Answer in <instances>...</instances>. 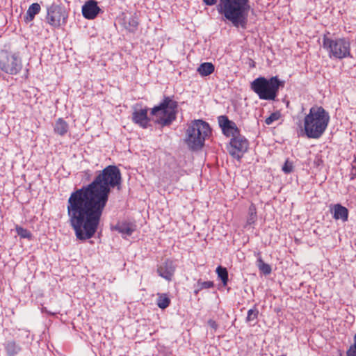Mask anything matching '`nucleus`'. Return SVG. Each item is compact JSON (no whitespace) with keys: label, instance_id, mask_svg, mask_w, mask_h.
I'll return each instance as SVG.
<instances>
[{"label":"nucleus","instance_id":"obj_1","mask_svg":"<svg viewBox=\"0 0 356 356\" xmlns=\"http://www.w3.org/2000/svg\"><path fill=\"white\" fill-rule=\"evenodd\" d=\"M122 175L116 165L100 171L87 186L70 194L67 202L68 222L76 237L81 241L91 238L96 233L111 188H120Z\"/></svg>","mask_w":356,"mask_h":356},{"label":"nucleus","instance_id":"obj_2","mask_svg":"<svg viewBox=\"0 0 356 356\" xmlns=\"http://www.w3.org/2000/svg\"><path fill=\"white\" fill-rule=\"evenodd\" d=\"M330 118L329 113L322 106H312L304 118V135L308 138H320L327 128Z\"/></svg>","mask_w":356,"mask_h":356},{"label":"nucleus","instance_id":"obj_3","mask_svg":"<svg viewBox=\"0 0 356 356\" xmlns=\"http://www.w3.org/2000/svg\"><path fill=\"white\" fill-rule=\"evenodd\" d=\"M249 0H220L219 12L236 27L245 28Z\"/></svg>","mask_w":356,"mask_h":356},{"label":"nucleus","instance_id":"obj_4","mask_svg":"<svg viewBox=\"0 0 356 356\" xmlns=\"http://www.w3.org/2000/svg\"><path fill=\"white\" fill-rule=\"evenodd\" d=\"M284 84L285 81L280 80L277 76L270 79L259 76L251 83L250 88L260 99L274 101L280 88H284Z\"/></svg>","mask_w":356,"mask_h":356},{"label":"nucleus","instance_id":"obj_5","mask_svg":"<svg viewBox=\"0 0 356 356\" xmlns=\"http://www.w3.org/2000/svg\"><path fill=\"white\" fill-rule=\"evenodd\" d=\"M211 134L209 123L202 120H195L188 125L186 134V143L193 150L201 149L206 138Z\"/></svg>","mask_w":356,"mask_h":356},{"label":"nucleus","instance_id":"obj_6","mask_svg":"<svg viewBox=\"0 0 356 356\" xmlns=\"http://www.w3.org/2000/svg\"><path fill=\"white\" fill-rule=\"evenodd\" d=\"M322 46L331 59L342 60L352 58L350 42L348 38L343 37L332 38L325 34L323 37Z\"/></svg>","mask_w":356,"mask_h":356},{"label":"nucleus","instance_id":"obj_7","mask_svg":"<svg viewBox=\"0 0 356 356\" xmlns=\"http://www.w3.org/2000/svg\"><path fill=\"white\" fill-rule=\"evenodd\" d=\"M177 102L170 97H165L159 105L151 110L155 122L162 126L170 124L176 118Z\"/></svg>","mask_w":356,"mask_h":356},{"label":"nucleus","instance_id":"obj_8","mask_svg":"<svg viewBox=\"0 0 356 356\" xmlns=\"http://www.w3.org/2000/svg\"><path fill=\"white\" fill-rule=\"evenodd\" d=\"M22 61L16 53L5 51L0 55V70L6 74L16 75L22 69Z\"/></svg>","mask_w":356,"mask_h":356},{"label":"nucleus","instance_id":"obj_9","mask_svg":"<svg viewBox=\"0 0 356 356\" xmlns=\"http://www.w3.org/2000/svg\"><path fill=\"white\" fill-rule=\"evenodd\" d=\"M68 13L65 8L59 4L52 3L47 8V22L54 28L65 25Z\"/></svg>","mask_w":356,"mask_h":356},{"label":"nucleus","instance_id":"obj_10","mask_svg":"<svg viewBox=\"0 0 356 356\" xmlns=\"http://www.w3.org/2000/svg\"><path fill=\"white\" fill-rule=\"evenodd\" d=\"M248 146V140L240 134L236 136V137L231 138L227 149L232 157L240 160L247 152Z\"/></svg>","mask_w":356,"mask_h":356},{"label":"nucleus","instance_id":"obj_11","mask_svg":"<svg viewBox=\"0 0 356 356\" xmlns=\"http://www.w3.org/2000/svg\"><path fill=\"white\" fill-rule=\"evenodd\" d=\"M218 122L222 129V134L227 137L234 138L240 134V129L236 123L230 120L226 115H220L218 118Z\"/></svg>","mask_w":356,"mask_h":356},{"label":"nucleus","instance_id":"obj_12","mask_svg":"<svg viewBox=\"0 0 356 356\" xmlns=\"http://www.w3.org/2000/svg\"><path fill=\"white\" fill-rule=\"evenodd\" d=\"M148 111L147 107L140 109L135 108L131 117L133 122L143 129H147L150 122V118L147 115Z\"/></svg>","mask_w":356,"mask_h":356},{"label":"nucleus","instance_id":"obj_13","mask_svg":"<svg viewBox=\"0 0 356 356\" xmlns=\"http://www.w3.org/2000/svg\"><path fill=\"white\" fill-rule=\"evenodd\" d=\"M176 269V265L171 259H166L157 268V273L159 276L168 281L172 280Z\"/></svg>","mask_w":356,"mask_h":356},{"label":"nucleus","instance_id":"obj_14","mask_svg":"<svg viewBox=\"0 0 356 356\" xmlns=\"http://www.w3.org/2000/svg\"><path fill=\"white\" fill-rule=\"evenodd\" d=\"M101 11L95 0H88L82 6V15L87 19H94Z\"/></svg>","mask_w":356,"mask_h":356},{"label":"nucleus","instance_id":"obj_15","mask_svg":"<svg viewBox=\"0 0 356 356\" xmlns=\"http://www.w3.org/2000/svg\"><path fill=\"white\" fill-rule=\"evenodd\" d=\"M112 230H115L122 234V237L131 236L135 231V226L128 222H118L115 225L111 227Z\"/></svg>","mask_w":356,"mask_h":356},{"label":"nucleus","instance_id":"obj_16","mask_svg":"<svg viewBox=\"0 0 356 356\" xmlns=\"http://www.w3.org/2000/svg\"><path fill=\"white\" fill-rule=\"evenodd\" d=\"M333 218L335 220H341L342 222H346L348 219V210L340 204H336L332 208Z\"/></svg>","mask_w":356,"mask_h":356},{"label":"nucleus","instance_id":"obj_17","mask_svg":"<svg viewBox=\"0 0 356 356\" xmlns=\"http://www.w3.org/2000/svg\"><path fill=\"white\" fill-rule=\"evenodd\" d=\"M41 10V6L38 3H32L28 8L26 15L24 17V21L26 24L32 22L35 15Z\"/></svg>","mask_w":356,"mask_h":356},{"label":"nucleus","instance_id":"obj_18","mask_svg":"<svg viewBox=\"0 0 356 356\" xmlns=\"http://www.w3.org/2000/svg\"><path fill=\"white\" fill-rule=\"evenodd\" d=\"M69 131V124L63 118H58L54 125V131L55 134L63 136Z\"/></svg>","mask_w":356,"mask_h":356},{"label":"nucleus","instance_id":"obj_19","mask_svg":"<svg viewBox=\"0 0 356 356\" xmlns=\"http://www.w3.org/2000/svg\"><path fill=\"white\" fill-rule=\"evenodd\" d=\"M3 346L8 356H15L21 350L20 346L15 341H6Z\"/></svg>","mask_w":356,"mask_h":356},{"label":"nucleus","instance_id":"obj_20","mask_svg":"<svg viewBox=\"0 0 356 356\" xmlns=\"http://www.w3.org/2000/svg\"><path fill=\"white\" fill-rule=\"evenodd\" d=\"M215 70L214 65L211 63H203L197 68V72L202 76H207L211 74Z\"/></svg>","mask_w":356,"mask_h":356},{"label":"nucleus","instance_id":"obj_21","mask_svg":"<svg viewBox=\"0 0 356 356\" xmlns=\"http://www.w3.org/2000/svg\"><path fill=\"white\" fill-rule=\"evenodd\" d=\"M258 256L257 266L259 270L266 275L270 274L272 270L270 266L263 261L259 253H258Z\"/></svg>","mask_w":356,"mask_h":356},{"label":"nucleus","instance_id":"obj_22","mask_svg":"<svg viewBox=\"0 0 356 356\" xmlns=\"http://www.w3.org/2000/svg\"><path fill=\"white\" fill-rule=\"evenodd\" d=\"M257 220V208L254 204H251L248 209V216L247 218V225H252Z\"/></svg>","mask_w":356,"mask_h":356},{"label":"nucleus","instance_id":"obj_23","mask_svg":"<svg viewBox=\"0 0 356 356\" xmlns=\"http://www.w3.org/2000/svg\"><path fill=\"white\" fill-rule=\"evenodd\" d=\"M170 304V299L165 293H159L157 298V305L159 308L164 309Z\"/></svg>","mask_w":356,"mask_h":356},{"label":"nucleus","instance_id":"obj_24","mask_svg":"<svg viewBox=\"0 0 356 356\" xmlns=\"http://www.w3.org/2000/svg\"><path fill=\"white\" fill-rule=\"evenodd\" d=\"M216 272L218 275V277L221 280L224 286L227 284L229 278H228V271L226 268L219 266L217 267Z\"/></svg>","mask_w":356,"mask_h":356},{"label":"nucleus","instance_id":"obj_25","mask_svg":"<svg viewBox=\"0 0 356 356\" xmlns=\"http://www.w3.org/2000/svg\"><path fill=\"white\" fill-rule=\"evenodd\" d=\"M213 286L214 284L212 281H202L201 280H199L196 285L197 289L194 292L195 294H197L200 291L203 289H211Z\"/></svg>","mask_w":356,"mask_h":356},{"label":"nucleus","instance_id":"obj_26","mask_svg":"<svg viewBox=\"0 0 356 356\" xmlns=\"http://www.w3.org/2000/svg\"><path fill=\"white\" fill-rule=\"evenodd\" d=\"M138 22L135 17H130L125 22V28L129 32H135L138 28Z\"/></svg>","mask_w":356,"mask_h":356},{"label":"nucleus","instance_id":"obj_27","mask_svg":"<svg viewBox=\"0 0 356 356\" xmlns=\"http://www.w3.org/2000/svg\"><path fill=\"white\" fill-rule=\"evenodd\" d=\"M259 315V310L257 308V307L254 305L253 308L249 309L248 311L247 317H246V322L251 323L254 322L258 318Z\"/></svg>","mask_w":356,"mask_h":356},{"label":"nucleus","instance_id":"obj_28","mask_svg":"<svg viewBox=\"0 0 356 356\" xmlns=\"http://www.w3.org/2000/svg\"><path fill=\"white\" fill-rule=\"evenodd\" d=\"M17 234L22 238L31 239L32 234L31 232L22 227L17 225L15 227Z\"/></svg>","mask_w":356,"mask_h":356},{"label":"nucleus","instance_id":"obj_29","mask_svg":"<svg viewBox=\"0 0 356 356\" xmlns=\"http://www.w3.org/2000/svg\"><path fill=\"white\" fill-rule=\"evenodd\" d=\"M281 118V113L280 111H275L270 114L269 117L266 118L265 123L267 125H270L273 122L278 120Z\"/></svg>","mask_w":356,"mask_h":356},{"label":"nucleus","instance_id":"obj_30","mask_svg":"<svg viewBox=\"0 0 356 356\" xmlns=\"http://www.w3.org/2000/svg\"><path fill=\"white\" fill-rule=\"evenodd\" d=\"M347 356H356V334L353 337V344L346 351Z\"/></svg>","mask_w":356,"mask_h":356},{"label":"nucleus","instance_id":"obj_31","mask_svg":"<svg viewBox=\"0 0 356 356\" xmlns=\"http://www.w3.org/2000/svg\"><path fill=\"white\" fill-rule=\"evenodd\" d=\"M293 168V163L286 160L282 167V170L284 173L289 174L292 172Z\"/></svg>","mask_w":356,"mask_h":356},{"label":"nucleus","instance_id":"obj_32","mask_svg":"<svg viewBox=\"0 0 356 356\" xmlns=\"http://www.w3.org/2000/svg\"><path fill=\"white\" fill-rule=\"evenodd\" d=\"M207 323L214 330H216L218 329V325L215 321L210 319L208 321Z\"/></svg>","mask_w":356,"mask_h":356},{"label":"nucleus","instance_id":"obj_33","mask_svg":"<svg viewBox=\"0 0 356 356\" xmlns=\"http://www.w3.org/2000/svg\"><path fill=\"white\" fill-rule=\"evenodd\" d=\"M203 3L207 6H213L215 5L218 0H202Z\"/></svg>","mask_w":356,"mask_h":356},{"label":"nucleus","instance_id":"obj_34","mask_svg":"<svg viewBox=\"0 0 356 356\" xmlns=\"http://www.w3.org/2000/svg\"><path fill=\"white\" fill-rule=\"evenodd\" d=\"M42 312H46V313H47V314H49L50 315H52V316H54V315H56L57 314L56 312H51L48 311L46 307H42Z\"/></svg>","mask_w":356,"mask_h":356},{"label":"nucleus","instance_id":"obj_35","mask_svg":"<svg viewBox=\"0 0 356 356\" xmlns=\"http://www.w3.org/2000/svg\"><path fill=\"white\" fill-rule=\"evenodd\" d=\"M86 176H87V178L89 179L91 174H90V170H85L83 172Z\"/></svg>","mask_w":356,"mask_h":356},{"label":"nucleus","instance_id":"obj_36","mask_svg":"<svg viewBox=\"0 0 356 356\" xmlns=\"http://www.w3.org/2000/svg\"><path fill=\"white\" fill-rule=\"evenodd\" d=\"M355 245H356V243H355Z\"/></svg>","mask_w":356,"mask_h":356}]
</instances>
